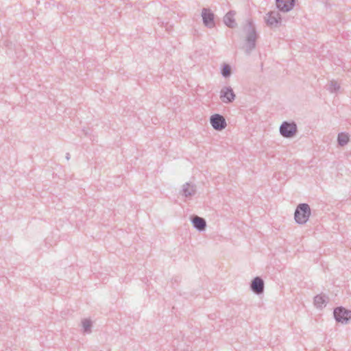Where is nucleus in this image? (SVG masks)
<instances>
[{
	"label": "nucleus",
	"instance_id": "obj_9",
	"mask_svg": "<svg viewBox=\"0 0 351 351\" xmlns=\"http://www.w3.org/2000/svg\"><path fill=\"white\" fill-rule=\"evenodd\" d=\"M202 16L204 25L208 27L213 28L215 27L214 14L208 8H203L202 12Z\"/></svg>",
	"mask_w": 351,
	"mask_h": 351
},
{
	"label": "nucleus",
	"instance_id": "obj_16",
	"mask_svg": "<svg viewBox=\"0 0 351 351\" xmlns=\"http://www.w3.org/2000/svg\"><path fill=\"white\" fill-rule=\"evenodd\" d=\"M232 73V69L230 64L224 63L222 65L221 69V74L222 76L225 78H228L231 75Z\"/></svg>",
	"mask_w": 351,
	"mask_h": 351
},
{
	"label": "nucleus",
	"instance_id": "obj_19",
	"mask_svg": "<svg viewBox=\"0 0 351 351\" xmlns=\"http://www.w3.org/2000/svg\"><path fill=\"white\" fill-rule=\"evenodd\" d=\"M66 158L67 160H69L70 159V154L69 153H66Z\"/></svg>",
	"mask_w": 351,
	"mask_h": 351
},
{
	"label": "nucleus",
	"instance_id": "obj_4",
	"mask_svg": "<svg viewBox=\"0 0 351 351\" xmlns=\"http://www.w3.org/2000/svg\"><path fill=\"white\" fill-rule=\"evenodd\" d=\"M334 317L337 322L343 324L348 323L351 320V311L346 309L343 306H338L334 309Z\"/></svg>",
	"mask_w": 351,
	"mask_h": 351
},
{
	"label": "nucleus",
	"instance_id": "obj_2",
	"mask_svg": "<svg viewBox=\"0 0 351 351\" xmlns=\"http://www.w3.org/2000/svg\"><path fill=\"white\" fill-rule=\"evenodd\" d=\"M311 215L310 206L306 203L299 204L294 213V219L298 224H305Z\"/></svg>",
	"mask_w": 351,
	"mask_h": 351
},
{
	"label": "nucleus",
	"instance_id": "obj_8",
	"mask_svg": "<svg viewBox=\"0 0 351 351\" xmlns=\"http://www.w3.org/2000/svg\"><path fill=\"white\" fill-rule=\"evenodd\" d=\"M264 280L259 276L253 278L250 284L251 290L256 294H262L264 291Z\"/></svg>",
	"mask_w": 351,
	"mask_h": 351
},
{
	"label": "nucleus",
	"instance_id": "obj_17",
	"mask_svg": "<svg viewBox=\"0 0 351 351\" xmlns=\"http://www.w3.org/2000/svg\"><path fill=\"white\" fill-rule=\"evenodd\" d=\"M82 327H83V332L84 333H90L91 332L92 328V322L89 319H84L82 321Z\"/></svg>",
	"mask_w": 351,
	"mask_h": 351
},
{
	"label": "nucleus",
	"instance_id": "obj_7",
	"mask_svg": "<svg viewBox=\"0 0 351 351\" xmlns=\"http://www.w3.org/2000/svg\"><path fill=\"white\" fill-rule=\"evenodd\" d=\"M236 95L230 86H224L220 91V99L225 104L232 103L235 99Z\"/></svg>",
	"mask_w": 351,
	"mask_h": 351
},
{
	"label": "nucleus",
	"instance_id": "obj_5",
	"mask_svg": "<svg viewBox=\"0 0 351 351\" xmlns=\"http://www.w3.org/2000/svg\"><path fill=\"white\" fill-rule=\"evenodd\" d=\"M265 21L268 27L270 28H276L281 25L282 18L277 11H271L266 14Z\"/></svg>",
	"mask_w": 351,
	"mask_h": 351
},
{
	"label": "nucleus",
	"instance_id": "obj_14",
	"mask_svg": "<svg viewBox=\"0 0 351 351\" xmlns=\"http://www.w3.org/2000/svg\"><path fill=\"white\" fill-rule=\"evenodd\" d=\"M328 298L324 294H319L314 297V305L317 308H323L328 303Z\"/></svg>",
	"mask_w": 351,
	"mask_h": 351
},
{
	"label": "nucleus",
	"instance_id": "obj_6",
	"mask_svg": "<svg viewBox=\"0 0 351 351\" xmlns=\"http://www.w3.org/2000/svg\"><path fill=\"white\" fill-rule=\"evenodd\" d=\"M210 123L213 128L217 131H221L226 128L227 123L223 116L219 114H214L210 117Z\"/></svg>",
	"mask_w": 351,
	"mask_h": 351
},
{
	"label": "nucleus",
	"instance_id": "obj_1",
	"mask_svg": "<svg viewBox=\"0 0 351 351\" xmlns=\"http://www.w3.org/2000/svg\"><path fill=\"white\" fill-rule=\"evenodd\" d=\"M243 31L245 34V53L250 55L252 51L256 47V40L259 37L256 25L251 19L246 20L245 24L243 27Z\"/></svg>",
	"mask_w": 351,
	"mask_h": 351
},
{
	"label": "nucleus",
	"instance_id": "obj_10",
	"mask_svg": "<svg viewBox=\"0 0 351 351\" xmlns=\"http://www.w3.org/2000/svg\"><path fill=\"white\" fill-rule=\"evenodd\" d=\"M295 0H276V8L280 12H287L295 6Z\"/></svg>",
	"mask_w": 351,
	"mask_h": 351
},
{
	"label": "nucleus",
	"instance_id": "obj_13",
	"mask_svg": "<svg viewBox=\"0 0 351 351\" xmlns=\"http://www.w3.org/2000/svg\"><path fill=\"white\" fill-rule=\"evenodd\" d=\"M196 193V186L191 184L189 182H186L182 186V195L186 197H190L194 195Z\"/></svg>",
	"mask_w": 351,
	"mask_h": 351
},
{
	"label": "nucleus",
	"instance_id": "obj_12",
	"mask_svg": "<svg viewBox=\"0 0 351 351\" xmlns=\"http://www.w3.org/2000/svg\"><path fill=\"white\" fill-rule=\"evenodd\" d=\"M235 12L234 10H230L223 17V23L230 28H234L237 24L234 18Z\"/></svg>",
	"mask_w": 351,
	"mask_h": 351
},
{
	"label": "nucleus",
	"instance_id": "obj_11",
	"mask_svg": "<svg viewBox=\"0 0 351 351\" xmlns=\"http://www.w3.org/2000/svg\"><path fill=\"white\" fill-rule=\"evenodd\" d=\"M191 223L195 229L203 232L206 228V221L204 218L193 215L191 217Z\"/></svg>",
	"mask_w": 351,
	"mask_h": 351
},
{
	"label": "nucleus",
	"instance_id": "obj_3",
	"mask_svg": "<svg viewBox=\"0 0 351 351\" xmlns=\"http://www.w3.org/2000/svg\"><path fill=\"white\" fill-rule=\"evenodd\" d=\"M279 131L282 136L287 138H293L298 133V126L296 123L293 121H285L280 125Z\"/></svg>",
	"mask_w": 351,
	"mask_h": 351
},
{
	"label": "nucleus",
	"instance_id": "obj_18",
	"mask_svg": "<svg viewBox=\"0 0 351 351\" xmlns=\"http://www.w3.org/2000/svg\"><path fill=\"white\" fill-rule=\"evenodd\" d=\"M340 88V86L335 81H330L328 90L331 93H335Z\"/></svg>",
	"mask_w": 351,
	"mask_h": 351
},
{
	"label": "nucleus",
	"instance_id": "obj_15",
	"mask_svg": "<svg viewBox=\"0 0 351 351\" xmlns=\"http://www.w3.org/2000/svg\"><path fill=\"white\" fill-rule=\"evenodd\" d=\"M350 137L347 133L341 132L337 136V143L339 146L343 147L349 142Z\"/></svg>",
	"mask_w": 351,
	"mask_h": 351
}]
</instances>
